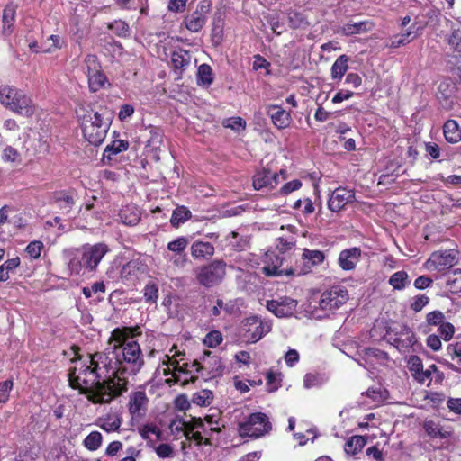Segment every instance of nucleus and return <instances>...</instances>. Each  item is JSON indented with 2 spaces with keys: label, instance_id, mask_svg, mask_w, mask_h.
<instances>
[{
  "label": "nucleus",
  "instance_id": "f257e3e1",
  "mask_svg": "<svg viewBox=\"0 0 461 461\" xmlns=\"http://www.w3.org/2000/svg\"><path fill=\"white\" fill-rule=\"evenodd\" d=\"M113 357L105 351L77 356L68 374V385L94 404H108L129 389V376L138 375L145 365L140 345L135 341L113 342Z\"/></svg>",
  "mask_w": 461,
  "mask_h": 461
},
{
  "label": "nucleus",
  "instance_id": "f03ea898",
  "mask_svg": "<svg viewBox=\"0 0 461 461\" xmlns=\"http://www.w3.org/2000/svg\"><path fill=\"white\" fill-rule=\"evenodd\" d=\"M77 113L84 139L91 145H101L111 125V119L106 116V108L95 111L91 104H83Z\"/></svg>",
  "mask_w": 461,
  "mask_h": 461
},
{
  "label": "nucleus",
  "instance_id": "7ed1b4c3",
  "mask_svg": "<svg viewBox=\"0 0 461 461\" xmlns=\"http://www.w3.org/2000/svg\"><path fill=\"white\" fill-rule=\"evenodd\" d=\"M110 251L107 244H84L76 249L74 256L69 259L68 268L71 274L80 275L82 270L95 273L104 257Z\"/></svg>",
  "mask_w": 461,
  "mask_h": 461
},
{
  "label": "nucleus",
  "instance_id": "20e7f679",
  "mask_svg": "<svg viewBox=\"0 0 461 461\" xmlns=\"http://www.w3.org/2000/svg\"><path fill=\"white\" fill-rule=\"evenodd\" d=\"M0 103L10 111L30 118L36 112V104L23 90L12 86H0Z\"/></svg>",
  "mask_w": 461,
  "mask_h": 461
},
{
  "label": "nucleus",
  "instance_id": "39448f33",
  "mask_svg": "<svg viewBox=\"0 0 461 461\" xmlns=\"http://www.w3.org/2000/svg\"><path fill=\"white\" fill-rule=\"evenodd\" d=\"M272 431L269 417L261 411L244 416L237 425L238 435L242 438L257 439L268 435Z\"/></svg>",
  "mask_w": 461,
  "mask_h": 461
},
{
  "label": "nucleus",
  "instance_id": "423d86ee",
  "mask_svg": "<svg viewBox=\"0 0 461 461\" xmlns=\"http://www.w3.org/2000/svg\"><path fill=\"white\" fill-rule=\"evenodd\" d=\"M226 267L227 264L222 259L212 260L209 264L197 267L195 271L196 280L206 288L218 285L226 275Z\"/></svg>",
  "mask_w": 461,
  "mask_h": 461
},
{
  "label": "nucleus",
  "instance_id": "0eeeda50",
  "mask_svg": "<svg viewBox=\"0 0 461 461\" xmlns=\"http://www.w3.org/2000/svg\"><path fill=\"white\" fill-rule=\"evenodd\" d=\"M434 327H437V331L444 341L449 342L454 338L456 328L451 322L446 321V316L440 310L429 312L425 316L424 323L420 324L419 329L424 333H429Z\"/></svg>",
  "mask_w": 461,
  "mask_h": 461
},
{
  "label": "nucleus",
  "instance_id": "6e6552de",
  "mask_svg": "<svg viewBox=\"0 0 461 461\" xmlns=\"http://www.w3.org/2000/svg\"><path fill=\"white\" fill-rule=\"evenodd\" d=\"M271 328V322L263 320L258 315L249 316L241 322L243 336L249 343L259 341L265 335L270 332Z\"/></svg>",
  "mask_w": 461,
  "mask_h": 461
},
{
  "label": "nucleus",
  "instance_id": "1a4fd4ad",
  "mask_svg": "<svg viewBox=\"0 0 461 461\" xmlns=\"http://www.w3.org/2000/svg\"><path fill=\"white\" fill-rule=\"evenodd\" d=\"M287 178L285 169H280L278 172H273L269 168H261L253 176L252 185L257 191H272L276 189L281 181Z\"/></svg>",
  "mask_w": 461,
  "mask_h": 461
},
{
  "label": "nucleus",
  "instance_id": "9d476101",
  "mask_svg": "<svg viewBox=\"0 0 461 461\" xmlns=\"http://www.w3.org/2000/svg\"><path fill=\"white\" fill-rule=\"evenodd\" d=\"M384 339L401 352L408 351L417 343L414 332L407 325H402L399 331L387 328Z\"/></svg>",
  "mask_w": 461,
  "mask_h": 461
},
{
  "label": "nucleus",
  "instance_id": "9b49d317",
  "mask_svg": "<svg viewBox=\"0 0 461 461\" xmlns=\"http://www.w3.org/2000/svg\"><path fill=\"white\" fill-rule=\"evenodd\" d=\"M183 358L174 359L170 361V366H173L172 378L166 380L167 384L173 385L180 384L183 386L188 384H195L199 381V375H195L194 368L191 367L192 363L183 362Z\"/></svg>",
  "mask_w": 461,
  "mask_h": 461
},
{
  "label": "nucleus",
  "instance_id": "f8f14e48",
  "mask_svg": "<svg viewBox=\"0 0 461 461\" xmlns=\"http://www.w3.org/2000/svg\"><path fill=\"white\" fill-rule=\"evenodd\" d=\"M457 254L454 249L435 251L426 260L424 267L429 271L445 274L456 264Z\"/></svg>",
  "mask_w": 461,
  "mask_h": 461
},
{
  "label": "nucleus",
  "instance_id": "ddd939ff",
  "mask_svg": "<svg viewBox=\"0 0 461 461\" xmlns=\"http://www.w3.org/2000/svg\"><path fill=\"white\" fill-rule=\"evenodd\" d=\"M285 261V256L268 250L266 252L263 259L264 267H262V273L266 276H294V273H289V271H294V267L287 265L283 267Z\"/></svg>",
  "mask_w": 461,
  "mask_h": 461
},
{
  "label": "nucleus",
  "instance_id": "4468645a",
  "mask_svg": "<svg viewBox=\"0 0 461 461\" xmlns=\"http://www.w3.org/2000/svg\"><path fill=\"white\" fill-rule=\"evenodd\" d=\"M325 258V254L321 250L304 249L300 260L294 266V271L289 273H294V276L306 275L312 272L313 267L321 265Z\"/></svg>",
  "mask_w": 461,
  "mask_h": 461
},
{
  "label": "nucleus",
  "instance_id": "2eb2a0df",
  "mask_svg": "<svg viewBox=\"0 0 461 461\" xmlns=\"http://www.w3.org/2000/svg\"><path fill=\"white\" fill-rule=\"evenodd\" d=\"M149 399L147 396L144 386H139L129 394L127 408L133 420L144 418L148 411Z\"/></svg>",
  "mask_w": 461,
  "mask_h": 461
},
{
  "label": "nucleus",
  "instance_id": "dca6fc26",
  "mask_svg": "<svg viewBox=\"0 0 461 461\" xmlns=\"http://www.w3.org/2000/svg\"><path fill=\"white\" fill-rule=\"evenodd\" d=\"M348 300V290L340 285H336L322 293L319 304L322 310L332 311L339 309Z\"/></svg>",
  "mask_w": 461,
  "mask_h": 461
},
{
  "label": "nucleus",
  "instance_id": "f3484780",
  "mask_svg": "<svg viewBox=\"0 0 461 461\" xmlns=\"http://www.w3.org/2000/svg\"><path fill=\"white\" fill-rule=\"evenodd\" d=\"M355 192L344 187L336 188L330 195L328 208L333 212L345 209L346 205L354 202Z\"/></svg>",
  "mask_w": 461,
  "mask_h": 461
},
{
  "label": "nucleus",
  "instance_id": "a211bd4d",
  "mask_svg": "<svg viewBox=\"0 0 461 461\" xmlns=\"http://www.w3.org/2000/svg\"><path fill=\"white\" fill-rule=\"evenodd\" d=\"M297 301L290 297H281L279 300L267 302V309L276 317H290L296 311Z\"/></svg>",
  "mask_w": 461,
  "mask_h": 461
},
{
  "label": "nucleus",
  "instance_id": "6ab92c4d",
  "mask_svg": "<svg viewBox=\"0 0 461 461\" xmlns=\"http://www.w3.org/2000/svg\"><path fill=\"white\" fill-rule=\"evenodd\" d=\"M266 113L278 130L287 129L293 122L291 112L285 110L279 104H267Z\"/></svg>",
  "mask_w": 461,
  "mask_h": 461
},
{
  "label": "nucleus",
  "instance_id": "aec40b11",
  "mask_svg": "<svg viewBox=\"0 0 461 461\" xmlns=\"http://www.w3.org/2000/svg\"><path fill=\"white\" fill-rule=\"evenodd\" d=\"M422 429L427 437L430 439L440 438L447 439L454 435V429L451 426H443L439 420L425 419L422 423Z\"/></svg>",
  "mask_w": 461,
  "mask_h": 461
},
{
  "label": "nucleus",
  "instance_id": "412c9836",
  "mask_svg": "<svg viewBox=\"0 0 461 461\" xmlns=\"http://www.w3.org/2000/svg\"><path fill=\"white\" fill-rule=\"evenodd\" d=\"M142 334L140 326H122L117 327L113 330L108 339V344L112 345L113 342H129L133 340L134 338L139 337Z\"/></svg>",
  "mask_w": 461,
  "mask_h": 461
},
{
  "label": "nucleus",
  "instance_id": "4be33fe9",
  "mask_svg": "<svg viewBox=\"0 0 461 461\" xmlns=\"http://www.w3.org/2000/svg\"><path fill=\"white\" fill-rule=\"evenodd\" d=\"M212 361L213 363L211 364L215 366L216 367L209 368L206 366L205 362L202 364L196 359H194L192 362L191 367L194 368L195 375H198L199 379L203 380V382L215 378L221 375V366L220 359L217 357H214L212 358Z\"/></svg>",
  "mask_w": 461,
  "mask_h": 461
},
{
  "label": "nucleus",
  "instance_id": "5701e85b",
  "mask_svg": "<svg viewBox=\"0 0 461 461\" xmlns=\"http://www.w3.org/2000/svg\"><path fill=\"white\" fill-rule=\"evenodd\" d=\"M146 131L149 133L146 147L153 152V158L158 160V153L161 149V146L163 145L164 131L160 127L154 125H149L146 128Z\"/></svg>",
  "mask_w": 461,
  "mask_h": 461
},
{
  "label": "nucleus",
  "instance_id": "b1692460",
  "mask_svg": "<svg viewBox=\"0 0 461 461\" xmlns=\"http://www.w3.org/2000/svg\"><path fill=\"white\" fill-rule=\"evenodd\" d=\"M361 249L354 247L342 250L339 256V265L343 270H352L356 267L361 257Z\"/></svg>",
  "mask_w": 461,
  "mask_h": 461
},
{
  "label": "nucleus",
  "instance_id": "393cba45",
  "mask_svg": "<svg viewBox=\"0 0 461 461\" xmlns=\"http://www.w3.org/2000/svg\"><path fill=\"white\" fill-rule=\"evenodd\" d=\"M17 5L14 3L7 4L2 15V34L10 36L14 30Z\"/></svg>",
  "mask_w": 461,
  "mask_h": 461
},
{
  "label": "nucleus",
  "instance_id": "a878e982",
  "mask_svg": "<svg viewBox=\"0 0 461 461\" xmlns=\"http://www.w3.org/2000/svg\"><path fill=\"white\" fill-rule=\"evenodd\" d=\"M375 27V23L372 21L365 20L358 23H348L343 24L339 32L344 36H352L355 34H360L367 32Z\"/></svg>",
  "mask_w": 461,
  "mask_h": 461
},
{
  "label": "nucleus",
  "instance_id": "bb28decb",
  "mask_svg": "<svg viewBox=\"0 0 461 461\" xmlns=\"http://www.w3.org/2000/svg\"><path fill=\"white\" fill-rule=\"evenodd\" d=\"M190 251L195 259H207L214 255L215 249L211 242L196 240L191 245Z\"/></svg>",
  "mask_w": 461,
  "mask_h": 461
},
{
  "label": "nucleus",
  "instance_id": "cd10ccee",
  "mask_svg": "<svg viewBox=\"0 0 461 461\" xmlns=\"http://www.w3.org/2000/svg\"><path fill=\"white\" fill-rule=\"evenodd\" d=\"M171 65L176 71L182 74L187 68L191 62L190 51L184 49H178L172 52L170 59Z\"/></svg>",
  "mask_w": 461,
  "mask_h": 461
},
{
  "label": "nucleus",
  "instance_id": "c85d7f7f",
  "mask_svg": "<svg viewBox=\"0 0 461 461\" xmlns=\"http://www.w3.org/2000/svg\"><path fill=\"white\" fill-rule=\"evenodd\" d=\"M445 140L451 144L461 141V127L456 120L449 119L443 125Z\"/></svg>",
  "mask_w": 461,
  "mask_h": 461
},
{
  "label": "nucleus",
  "instance_id": "c756f323",
  "mask_svg": "<svg viewBox=\"0 0 461 461\" xmlns=\"http://www.w3.org/2000/svg\"><path fill=\"white\" fill-rule=\"evenodd\" d=\"M96 425L106 432L117 431L122 425V417L117 413H108L97 420Z\"/></svg>",
  "mask_w": 461,
  "mask_h": 461
},
{
  "label": "nucleus",
  "instance_id": "7c9ffc66",
  "mask_svg": "<svg viewBox=\"0 0 461 461\" xmlns=\"http://www.w3.org/2000/svg\"><path fill=\"white\" fill-rule=\"evenodd\" d=\"M450 342L447 346V355L450 357L452 363L448 364L451 369H455V365L461 363V333L456 336L454 335Z\"/></svg>",
  "mask_w": 461,
  "mask_h": 461
},
{
  "label": "nucleus",
  "instance_id": "2f4dec72",
  "mask_svg": "<svg viewBox=\"0 0 461 461\" xmlns=\"http://www.w3.org/2000/svg\"><path fill=\"white\" fill-rule=\"evenodd\" d=\"M87 77L88 88L92 93H96L101 89L106 87V86H110L111 84L108 80L107 76L104 72V70L96 73L89 75Z\"/></svg>",
  "mask_w": 461,
  "mask_h": 461
},
{
  "label": "nucleus",
  "instance_id": "473e14b6",
  "mask_svg": "<svg viewBox=\"0 0 461 461\" xmlns=\"http://www.w3.org/2000/svg\"><path fill=\"white\" fill-rule=\"evenodd\" d=\"M366 444L365 436L355 435L350 437L344 445V451L347 455L355 456L362 451Z\"/></svg>",
  "mask_w": 461,
  "mask_h": 461
},
{
  "label": "nucleus",
  "instance_id": "72a5a7b5",
  "mask_svg": "<svg viewBox=\"0 0 461 461\" xmlns=\"http://www.w3.org/2000/svg\"><path fill=\"white\" fill-rule=\"evenodd\" d=\"M348 60L349 58L345 54L340 55L335 60L330 69L332 79L339 81L342 79L347 70L348 69Z\"/></svg>",
  "mask_w": 461,
  "mask_h": 461
},
{
  "label": "nucleus",
  "instance_id": "f704fd0d",
  "mask_svg": "<svg viewBox=\"0 0 461 461\" xmlns=\"http://www.w3.org/2000/svg\"><path fill=\"white\" fill-rule=\"evenodd\" d=\"M214 80L212 68L210 65L203 63L198 67L196 82L200 86H209Z\"/></svg>",
  "mask_w": 461,
  "mask_h": 461
},
{
  "label": "nucleus",
  "instance_id": "c9c22d12",
  "mask_svg": "<svg viewBox=\"0 0 461 461\" xmlns=\"http://www.w3.org/2000/svg\"><path fill=\"white\" fill-rule=\"evenodd\" d=\"M424 27L425 24L413 22L408 29H402V32L398 35L401 39L404 40V42L407 45L422 34Z\"/></svg>",
  "mask_w": 461,
  "mask_h": 461
},
{
  "label": "nucleus",
  "instance_id": "e433bc0d",
  "mask_svg": "<svg viewBox=\"0 0 461 461\" xmlns=\"http://www.w3.org/2000/svg\"><path fill=\"white\" fill-rule=\"evenodd\" d=\"M129 141L125 140H114L111 144L107 145L104 151V159L112 160L114 155L127 150Z\"/></svg>",
  "mask_w": 461,
  "mask_h": 461
},
{
  "label": "nucleus",
  "instance_id": "4c0bfd02",
  "mask_svg": "<svg viewBox=\"0 0 461 461\" xmlns=\"http://www.w3.org/2000/svg\"><path fill=\"white\" fill-rule=\"evenodd\" d=\"M227 246L233 251H243L248 247V240L241 237L239 232L231 231L226 237Z\"/></svg>",
  "mask_w": 461,
  "mask_h": 461
},
{
  "label": "nucleus",
  "instance_id": "58836bf2",
  "mask_svg": "<svg viewBox=\"0 0 461 461\" xmlns=\"http://www.w3.org/2000/svg\"><path fill=\"white\" fill-rule=\"evenodd\" d=\"M206 19L202 14L193 12L185 19V27L192 32H198L204 26Z\"/></svg>",
  "mask_w": 461,
  "mask_h": 461
},
{
  "label": "nucleus",
  "instance_id": "ea45409f",
  "mask_svg": "<svg viewBox=\"0 0 461 461\" xmlns=\"http://www.w3.org/2000/svg\"><path fill=\"white\" fill-rule=\"evenodd\" d=\"M192 213L185 206H177L172 213L170 223L173 227L177 228L180 224L188 221Z\"/></svg>",
  "mask_w": 461,
  "mask_h": 461
},
{
  "label": "nucleus",
  "instance_id": "a19ab883",
  "mask_svg": "<svg viewBox=\"0 0 461 461\" xmlns=\"http://www.w3.org/2000/svg\"><path fill=\"white\" fill-rule=\"evenodd\" d=\"M289 26L293 29H303L309 25L306 16L296 10H289L287 13Z\"/></svg>",
  "mask_w": 461,
  "mask_h": 461
},
{
  "label": "nucleus",
  "instance_id": "79ce46f5",
  "mask_svg": "<svg viewBox=\"0 0 461 461\" xmlns=\"http://www.w3.org/2000/svg\"><path fill=\"white\" fill-rule=\"evenodd\" d=\"M388 283L394 290H402L410 284L409 276L404 270L397 271L390 276Z\"/></svg>",
  "mask_w": 461,
  "mask_h": 461
},
{
  "label": "nucleus",
  "instance_id": "37998d69",
  "mask_svg": "<svg viewBox=\"0 0 461 461\" xmlns=\"http://www.w3.org/2000/svg\"><path fill=\"white\" fill-rule=\"evenodd\" d=\"M446 287L452 294L461 293V269L457 268L448 274Z\"/></svg>",
  "mask_w": 461,
  "mask_h": 461
},
{
  "label": "nucleus",
  "instance_id": "c03bdc74",
  "mask_svg": "<svg viewBox=\"0 0 461 461\" xmlns=\"http://www.w3.org/2000/svg\"><path fill=\"white\" fill-rule=\"evenodd\" d=\"M122 221L128 226H135L140 221V212L136 208H126L121 211Z\"/></svg>",
  "mask_w": 461,
  "mask_h": 461
},
{
  "label": "nucleus",
  "instance_id": "a18cd8bd",
  "mask_svg": "<svg viewBox=\"0 0 461 461\" xmlns=\"http://www.w3.org/2000/svg\"><path fill=\"white\" fill-rule=\"evenodd\" d=\"M52 200L60 207L71 208L74 205L75 200L73 195L68 191L59 190L52 194Z\"/></svg>",
  "mask_w": 461,
  "mask_h": 461
},
{
  "label": "nucleus",
  "instance_id": "49530a36",
  "mask_svg": "<svg viewBox=\"0 0 461 461\" xmlns=\"http://www.w3.org/2000/svg\"><path fill=\"white\" fill-rule=\"evenodd\" d=\"M213 401V393L211 390L202 389L196 393H194L192 396L193 403L205 407L209 406Z\"/></svg>",
  "mask_w": 461,
  "mask_h": 461
},
{
  "label": "nucleus",
  "instance_id": "de8ad7c7",
  "mask_svg": "<svg viewBox=\"0 0 461 461\" xmlns=\"http://www.w3.org/2000/svg\"><path fill=\"white\" fill-rule=\"evenodd\" d=\"M84 65L86 68V76L88 77L92 74H96L103 70L101 62L95 54H87L84 59Z\"/></svg>",
  "mask_w": 461,
  "mask_h": 461
},
{
  "label": "nucleus",
  "instance_id": "09e8293b",
  "mask_svg": "<svg viewBox=\"0 0 461 461\" xmlns=\"http://www.w3.org/2000/svg\"><path fill=\"white\" fill-rule=\"evenodd\" d=\"M102 441V434L99 431H92L85 438L83 445L86 449L95 451L101 447Z\"/></svg>",
  "mask_w": 461,
  "mask_h": 461
},
{
  "label": "nucleus",
  "instance_id": "8fccbe9b",
  "mask_svg": "<svg viewBox=\"0 0 461 461\" xmlns=\"http://www.w3.org/2000/svg\"><path fill=\"white\" fill-rule=\"evenodd\" d=\"M447 41L454 51L461 53V25L452 27Z\"/></svg>",
  "mask_w": 461,
  "mask_h": 461
},
{
  "label": "nucleus",
  "instance_id": "3c124183",
  "mask_svg": "<svg viewBox=\"0 0 461 461\" xmlns=\"http://www.w3.org/2000/svg\"><path fill=\"white\" fill-rule=\"evenodd\" d=\"M44 249V244L41 240H32L25 248L24 252L31 260H36L41 258V252Z\"/></svg>",
  "mask_w": 461,
  "mask_h": 461
},
{
  "label": "nucleus",
  "instance_id": "603ef678",
  "mask_svg": "<svg viewBox=\"0 0 461 461\" xmlns=\"http://www.w3.org/2000/svg\"><path fill=\"white\" fill-rule=\"evenodd\" d=\"M2 160L7 163L19 165L22 163V155L15 148L6 146L2 153Z\"/></svg>",
  "mask_w": 461,
  "mask_h": 461
},
{
  "label": "nucleus",
  "instance_id": "864d4df0",
  "mask_svg": "<svg viewBox=\"0 0 461 461\" xmlns=\"http://www.w3.org/2000/svg\"><path fill=\"white\" fill-rule=\"evenodd\" d=\"M158 285L154 282H149L143 289V296L148 303H156L158 299Z\"/></svg>",
  "mask_w": 461,
  "mask_h": 461
},
{
  "label": "nucleus",
  "instance_id": "5fc2aeb1",
  "mask_svg": "<svg viewBox=\"0 0 461 461\" xmlns=\"http://www.w3.org/2000/svg\"><path fill=\"white\" fill-rule=\"evenodd\" d=\"M107 27L119 37H126L130 32L128 23L122 20H115L110 23Z\"/></svg>",
  "mask_w": 461,
  "mask_h": 461
},
{
  "label": "nucleus",
  "instance_id": "6e6d98bb",
  "mask_svg": "<svg viewBox=\"0 0 461 461\" xmlns=\"http://www.w3.org/2000/svg\"><path fill=\"white\" fill-rule=\"evenodd\" d=\"M188 246V239L186 237H178L177 239L170 241L167 243V249L176 253L178 255H181L185 252V249Z\"/></svg>",
  "mask_w": 461,
  "mask_h": 461
},
{
  "label": "nucleus",
  "instance_id": "4d7b16f0",
  "mask_svg": "<svg viewBox=\"0 0 461 461\" xmlns=\"http://www.w3.org/2000/svg\"><path fill=\"white\" fill-rule=\"evenodd\" d=\"M303 184L299 179H294L284 184L276 193V196L287 195L302 187Z\"/></svg>",
  "mask_w": 461,
  "mask_h": 461
},
{
  "label": "nucleus",
  "instance_id": "13d9d810",
  "mask_svg": "<svg viewBox=\"0 0 461 461\" xmlns=\"http://www.w3.org/2000/svg\"><path fill=\"white\" fill-rule=\"evenodd\" d=\"M409 365H410V371L412 375V376L418 381L422 382V378H420V374L422 372L423 369V363L420 357L418 356H412L409 359Z\"/></svg>",
  "mask_w": 461,
  "mask_h": 461
},
{
  "label": "nucleus",
  "instance_id": "bf43d9fd",
  "mask_svg": "<svg viewBox=\"0 0 461 461\" xmlns=\"http://www.w3.org/2000/svg\"><path fill=\"white\" fill-rule=\"evenodd\" d=\"M223 340L222 334L220 330H212L208 332L204 339L203 344L211 348H214L219 346Z\"/></svg>",
  "mask_w": 461,
  "mask_h": 461
},
{
  "label": "nucleus",
  "instance_id": "052dcab7",
  "mask_svg": "<svg viewBox=\"0 0 461 461\" xmlns=\"http://www.w3.org/2000/svg\"><path fill=\"white\" fill-rule=\"evenodd\" d=\"M222 125L225 128H230L235 131H240L241 130H245L246 121L240 116L230 117L222 122Z\"/></svg>",
  "mask_w": 461,
  "mask_h": 461
},
{
  "label": "nucleus",
  "instance_id": "680f3d73",
  "mask_svg": "<svg viewBox=\"0 0 461 461\" xmlns=\"http://www.w3.org/2000/svg\"><path fill=\"white\" fill-rule=\"evenodd\" d=\"M204 421H206L208 424L215 425L214 427H211L210 430L212 432H221L222 428H224V425L222 424L220 426V422L221 421V412L220 411L216 410L215 412L207 414L204 417Z\"/></svg>",
  "mask_w": 461,
  "mask_h": 461
},
{
  "label": "nucleus",
  "instance_id": "e2e57ef3",
  "mask_svg": "<svg viewBox=\"0 0 461 461\" xmlns=\"http://www.w3.org/2000/svg\"><path fill=\"white\" fill-rule=\"evenodd\" d=\"M429 297L427 296L426 294H418L415 297H413L410 308L413 312H419L429 303Z\"/></svg>",
  "mask_w": 461,
  "mask_h": 461
},
{
  "label": "nucleus",
  "instance_id": "0e129e2a",
  "mask_svg": "<svg viewBox=\"0 0 461 461\" xmlns=\"http://www.w3.org/2000/svg\"><path fill=\"white\" fill-rule=\"evenodd\" d=\"M443 339L440 337V334L438 332L429 334L426 338V345L428 348H429L432 351L437 352L439 351L442 348V341Z\"/></svg>",
  "mask_w": 461,
  "mask_h": 461
},
{
  "label": "nucleus",
  "instance_id": "69168bd1",
  "mask_svg": "<svg viewBox=\"0 0 461 461\" xmlns=\"http://www.w3.org/2000/svg\"><path fill=\"white\" fill-rule=\"evenodd\" d=\"M49 40H50L52 41V44L50 47H49L47 49L36 50L35 52L36 53H39V52L50 53V52H52L54 50L62 49V47L64 45V41L59 35L52 34L49 37Z\"/></svg>",
  "mask_w": 461,
  "mask_h": 461
},
{
  "label": "nucleus",
  "instance_id": "338daca9",
  "mask_svg": "<svg viewBox=\"0 0 461 461\" xmlns=\"http://www.w3.org/2000/svg\"><path fill=\"white\" fill-rule=\"evenodd\" d=\"M295 246V241L287 240L286 239L280 237L276 239V248L279 251V254L284 256V254L289 250H291Z\"/></svg>",
  "mask_w": 461,
  "mask_h": 461
},
{
  "label": "nucleus",
  "instance_id": "774afa93",
  "mask_svg": "<svg viewBox=\"0 0 461 461\" xmlns=\"http://www.w3.org/2000/svg\"><path fill=\"white\" fill-rule=\"evenodd\" d=\"M366 455L375 461H384V456L383 450L379 447V443L367 447Z\"/></svg>",
  "mask_w": 461,
  "mask_h": 461
}]
</instances>
